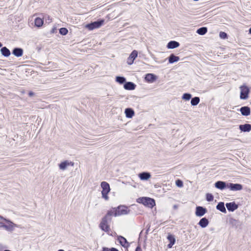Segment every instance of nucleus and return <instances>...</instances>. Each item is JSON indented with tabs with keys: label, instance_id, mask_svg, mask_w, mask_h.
I'll return each mask as SVG.
<instances>
[{
	"label": "nucleus",
	"instance_id": "4",
	"mask_svg": "<svg viewBox=\"0 0 251 251\" xmlns=\"http://www.w3.org/2000/svg\"><path fill=\"white\" fill-rule=\"evenodd\" d=\"M240 99L243 100H246L249 97V94L250 93V89L246 85H242L240 87Z\"/></svg>",
	"mask_w": 251,
	"mask_h": 251
},
{
	"label": "nucleus",
	"instance_id": "45",
	"mask_svg": "<svg viewBox=\"0 0 251 251\" xmlns=\"http://www.w3.org/2000/svg\"><path fill=\"white\" fill-rule=\"evenodd\" d=\"M191 98V95L189 94V99Z\"/></svg>",
	"mask_w": 251,
	"mask_h": 251
},
{
	"label": "nucleus",
	"instance_id": "26",
	"mask_svg": "<svg viewBox=\"0 0 251 251\" xmlns=\"http://www.w3.org/2000/svg\"><path fill=\"white\" fill-rule=\"evenodd\" d=\"M216 208L217 209L221 211L222 212H223L224 213H226V209L225 207L224 203L223 202H219Z\"/></svg>",
	"mask_w": 251,
	"mask_h": 251
},
{
	"label": "nucleus",
	"instance_id": "1",
	"mask_svg": "<svg viewBox=\"0 0 251 251\" xmlns=\"http://www.w3.org/2000/svg\"><path fill=\"white\" fill-rule=\"evenodd\" d=\"M0 227H3L6 230L12 231L14 230L15 227H18L19 226L11 221L4 218L0 215Z\"/></svg>",
	"mask_w": 251,
	"mask_h": 251
},
{
	"label": "nucleus",
	"instance_id": "5",
	"mask_svg": "<svg viewBox=\"0 0 251 251\" xmlns=\"http://www.w3.org/2000/svg\"><path fill=\"white\" fill-rule=\"evenodd\" d=\"M104 20H100V21H96L93 22L91 24H87L85 25V27L90 30H93L95 28H99L103 24Z\"/></svg>",
	"mask_w": 251,
	"mask_h": 251
},
{
	"label": "nucleus",
	"instance_id": "12",
	"mask_svg": "<svg viewBox=\"0 0 251 251\" xmlns=\"http://www.w3.org/2000/svg\"><path fill=\"white\" fill-rule=\"evenodd\" d=\"M138 177L141 180H148L151 177V175L148 172H143L138 174Z\"/></svg>",
	"mask_w": 251,
	"mask_h": 251
},
{
	"label": "nucleus",
	"instance_id": "3",
	"mask_svg": "<svg viewBox=\"0 0 251 251\" xmlns=\"http://www.w3.org/2000/svg\"><path fill=\"white\" fill-rule=\"evenodd\" d=\"M100 186L102 188V197L106 201L108 200L109 197L108 194L110 191L109 184L105 181H102L101 182Z\"/></svg>",
	"mask_w": 251,
	"mask_h": 251
},
{
	"label": "nucleus",
	"instance_id": "19",
	"mask_svg": "<svg viewBox=\"0 0 251 251\" xmlns=\"http://www.w3.org/2000/svg\"><path fill=\"white\" fill-rule=\"evenodd\" d=\"M124 87L126 90H133L135 89L136 85L131 82H128L124 84Z\"/></svg>",
	"mask_w": 251,
	"mask_h": 251
},
{
	"label": "nucleus",
	"instance_id": "44",
	"mask_svg": "<svg viewBox=\"0 0 251 251\" xmlns=\"http://www.w3.org/2000/svg\"><path fill=\"white\" fill-rule=\"evenodd\" d=\"M2 46V44L0 42V48Z\"/></svg>",
	"mask_w": 251,
	"mask_h": 251
},
{
	"label": "nucleus",
	"instance_id": "22",
	"mask_svg": "<svg viewBox=\"0 0 251 251\" xmlns=\"http://www.w3.org/2000/svg\"><path fill=\"white\" fill-rule=\"evenodd\" d=\"M12 53L17 57H20L23 55V50L21 48H15L13 50Z\"/></svg>",
	"mask_w": 251,
	"mask_h": 251
},
{
	"label": "nucleus",
	"instance_id": "14",
	"mask_svg": "<svg viewBox=\"0 0 251 251\" xmlns=\"http://www.w3.org/2000/svg\"><path fill=\"white\" fill-rule=\"evenodd\" d=\"M206 212V209L201 206H198L196 208V215L197 216L201 217Z\"/></svg>",
	"mask_w": 251,
	"mask_h": 251
},
{
	"label": "nucleus",
	"instance_id": "15",
	"mask_svg": "<svg viewBox=\"0 0 251 251\" xmlns=\"http://www.w3.org/2000/svg\"><path fill=\"white\" fill-rule=\"evenodd\" d=\"M179 46V43L175 41H171L169 42L167 45V48L168 49H173L176 48Z\"/></svg>",
	"mask_w": 251,
	"mask_h": 251
},
{
	"label": "nucleus",
	"instance_id": "29",
	"mask_svg": "<svg viewBox=\"0 0 251 251\" xmlns=\"http://www.w3.org/2000/svg\"><path fill=\"white\" fill-rule=\"evenodd\" d=\"M207 32V28L206 27H202L197 30V33L200 35H204Z\"/></svg>",
	"mask_w": 251,
	"mask_h": 251
},
{
	"label": "nucleus",
	"instance_id": "10",
	"mask_svg": "<svg viewBox=\"0 0 251 251\" xmlns=\"http://www.w3.org/2000/svg\"><path fill=\"white\" fill-rule=\"evenodd\" d=\"M74 163L71 161H69L68 160H66L63 162H61L59 165V168L61 170H66L67 167L69 166H73Z\"/></svg>",
	"mask_w": 251,
	"mask_h": 251
},
{
	"label": "nucleus",
	"instance_id": "2",
	"mask_svg": "<svg viewBox=\"0 0 251 251\" xmlns=\"http://www.w3.org/2000/svg\"><path fill=\"white\" fill-rule=\"evenodd\" d=\"M137 202L150 208H152L155 204L153 199L148 197L139 198L137 200Z\"/></svg>",
	"mask_w": 251,
	"mask_h": 251
},
{
	"label": "nucleus",
	"instance_id": "25",
	"mask_svg": "<svg viewBox=\"0 0 251 251\" xmlns=\"http://www.w3.org/2000/svg\"><path fill=\"white\" fill-rule=\"evenodd\" d=\"M0 52L1 54L5 57H8L10 55V50L5 47L1 48Z\"/></svg>",
	"mask_w": 251,
	"mask_h": 251
},
{
	"label": "nucleus",
	"instance_id": "23",
	"mask_svg": "<svg viewBox=\"0 0 251 251\" xmlns=\"http://www.w3.org/2000/svg\"><path fill=\"white\" fill-rule=\"evenodd\" d=\"M167 239L170 242V243L168 245V247L169 248H171L175 244L176 240L174 237L171 234L168 235Z\"/></svg>",
	"mask_w": 251,
	"mask_h": 251
},
{
	"label": "nucleus",
	"instance_id": "39",
	"mask_svg": "<svg viewBox=\"0 0 251 251\" xmlns=\"http://www.w3.org/2000/svg\"><path fill=\"white\" fill-rule=\"evenodd\" d=\"M102 251H110V249H108V248L103 247L102 248Z\"/></svg>",
	"mask_w": 251,
	"mask_h": 251
},
{
	"label": "nucleus",
	"instance_id": "28",
	"mask_svg": "<svg viewBox=\"0 0 251 251\" xmlns=\"http://www.w3.org/2000/svg\"><path fill=\"white\" fill-rule=\"evenodd\" d=\"M179 60L178 56H176L173 54H171L169 57V62L170 63H173L177 62Z\"/></svg>",
	"mask_w": 251,
	"mask_h": 251
},
{
	"label": "nucleus",
	"instance_id": "37",
	"mask_svg": "<svg viewBox=\"0 0 251 251\" xmlns=\"http://www.w3.org/2000/svg\"><path fill=\"white\" fill-rule=\"evenodd\" d=\"M238 221L233 218H231L229 220V223L232 226L236 225L237 224H238Z\"/></svg>",
	"mask_w": 251,
	"mask_h": 251
},
{
	"label": "nucleus",
	"instance_id": "36",
	"mask_svg": "<svg viewBox=\"0 0 251 251\" xmlns=\"http://www.w3.org/2000/svg\"><path fill=\"white\" fill-rule=\"evenodd\" d=\"M176 185L178 187H182L183 186V182L181 180L177 179L176 181Z\"/></svg>",
	"mask_w": 251,
	"mask_h": 251
},
{
	"label": "nucleus",
	"instance_id": "11",
	"mask_svg": "<svg viewBox=\"0 0 251 251\" xmlns=\"http://www.w3.org/2000/svg\"><path fill=\"white\" fill-rule=\"evenodd\" d=\"M157 79V76L153 74H148L146 75L145 79L149 83H152Z\"/></svg>",
	"mask_w": 251,
	"mask_h": 251
},
{
	"label": "nucleus",
	"instance_id": "7",
	"mask_svg": "<svg viewBox=\"0 0 251 251\" xmlns=\"http://www.w3.org/2000/svg\"><path fill=\"white\" fill-rule=\"evenodd\" d=\"M117 212H116V216H120L122 215H126L129 213V210L128 208L124 206H119L116 209Z\"/></svg>",
	"mask_w": 251,
	"mask_h": 251
},
{
	"label": "nucleus",
	"instance_id": "43",
	"mask_svg": "<svg viewBox=\"0 0 251 251\" xmlns=\"http://www.w3.org/2000/svg\"><path fill=\"white\" fill-rule=\"evenodd\" d=\"M249 33L251 34V27L249 29Z\"/></svg>",
	"mask_w": 251,
	"mask_h": 251
},
{
	"label": "nucleus",
	"instance_id": "9",
	"mask_svg": "<svg viewBox=\"0 0 251 251\" xmlns=\"http://www.w3.org/2000/svg\"><path fill=\"white\" fill-rule=\"evenodd\" d=\"M138 52L136 50H134L129 55L127 59V63L128 65H131L133 63L134 59L137 57Z\"/></svg>",
	"mask_w": 251,
	"mask_h": 251
},
{
	"label": "nucleus",
	"instance_id": "40",
	"mask_svg": "<svg viewBox=\"0 0 251 251\" xmlns=\"http://www.w3.org/2000/svg\"><path fill=\"white\" fill-rule=\"evenodd\" d=\"M28 95L29 97H32L34 95V93L32 92H30L28 93Z\"/></svg>",
	"mask_w": 251,
	"mask_h": 251
},
{
	"label": "nucleus",
	"instance_id": "18",
	"mask_svg": "<svg viewBox=\"0 0 251 251\" xmlns=\"http://www.w3.org/2000/svg\"><path fill=\"white\" fill-rule=\"evenodd\" d=\"M209 224V221L206 218H203L200 220L199 222V225L202 228L206 227Z\"/></svg>",
	"mask_w": 251,
	"mask_h": 251
},
{
	"label": "nucleus",
	"instance_id": "38",
	"mask_svg": "<svg viewBox=\"0 0 251 251\" xmlns=\"http://www.w3.org/2000/svg\"><path fill=\"white\" fill-rule=\"evenodd\" d=\"M182 99L185 100H188V93H185L183 95Z\"/></svg>",
	"mask_w": 251,
	"mask_h": 251
},
{
	"label": "nucleus",
	"instance_id": "33",
	"mask_svg": "<svg viewBox=\"0 0 251 251\" xmlns=\"http://www.w3.org/2000/svg\"><path fill=\"white\" fill-rule=\"evenodd\" d=\"M68 32L67 29L64 27L61 28L59 30V33L63 35H66Z\"/></svg>",
	"mask_w": 251,
	"mask_h": 251
},
{
	"label": "nucleus",
	"instance_id": "6",
	"mask_svg": "<svg viewBox=\"0 0 251 251\" xmlns=\"http://www.w3.org/2000/svg\"><path fill=\"white\" fill-rule=\"evenodd\" d=\"M107 216H105L101 220V221L100 224V227L101 229V230L105 231L108 232L110 229L109 226L107 224Z\"/></svg>",
	"mask_w": 251,
	"mask_h": 251
},
{
	"label": "nucleus",
	"instance_id": "17",
	"mask_svg": "<svg viewBox=\"0 0 251 251\" xmlns=\"http://www.w3.org/2000/svg\"><path fill=\"white\" fill-rule=\"evenodd\" d=\"M240 129L244 132H249L251 130V125L250 124L241 125L239 126Z\"/></svg>",
	"mask_w": 251,
	"mask_h": 251
},
{
	"label": "nucleus",
	"instance_id": "46",
	"mask_svg": "<svg viewBox=\"0 0 251 251\" xmlns=\"http://www.w3.org/2000/svg\"><path fill=\"white\" fill-rule=\"evenodd\" d=\"M58 251H64V250H58Z\"/></svg>",
	"mask_w": 251,
	"mask_h": 251
},
{
	"label": "nucleus",
	"instance_id": "42",
	"mask_svg": "<svg viewBox=\"0 0 251 251\" xmlns=\"http://www.w3.org/2000/svg\"><path fill=\"white\" fill-rule=\"evenodd\" d=\"M110 251H119L117 249H116V248H112L110 249Z\"/></svg>",
	"mask_w": 251,
	"mask_h": 251
},
{
	"label": "nucleus",
	"instance_id": "24",
	"mask_svg": "<svg viewBox=\"0 0 251 251\" xmlns=\"http://www.w3.org/2000/svg\"><path fill=\"white\" fill-rule=\"evenodd\" d=\"M125 114L127 118H131L134 115V112L131 108H126L125 110Z\"/></svg>",
	"mask_w": 251,
	"mask_h": 251
},
{
	"label": "nucleus",
	"instance_id": "21",
	"mask_svg": "<svg viewBox=\"0 0 251 251\" xmlns=\"http://www.w3.org/2000/svg\"><path fill=\"white\" fill-rule=\"evenodd\" d=\"M44 23V21L42 18L40 17H36L34 20L35 26L38 27H41Z\"/></svg>",
	"mask_w": 251,
	"mask_h": 251
},
{
	"label": "nucleus",
	"instance_id": "13",
	"mask_svg": "<svg viewBox=\"0 0 251 251\" xmlns=\"http://www.w3.org/2000/svg\"><path fill=\"white\" fill-rule=\"evenodd\" d=\"M226 205L228 210L232 212L237 209L238 207V205L235 202L227 203Z\"/></svg>",
	"mask_w": 251,
	"mask_h": 251
},
{
	"label": "nucleus",
	"instance_id": "8",
	"mask_svg": "<svg viewBox=\"0 0 251 251\" xmlns=\"http://www.w3.org/2000/svg\"><path fill=\"white\" fill-rule=\"evenodd\" d=\"M227 187L232 191H239L243 189V186L240 184L227 183Z\"/></svg>",
	"mask_w": 251,
	"mask_h": 251
},
{
	"label": "nucleus",
	"instance_id": "20",
	"mask_svg": "<svg viewBox=\"0 0 251 251\" xmlns=\"http://www.w3.org/2000/svg\"><path fill=\"white\" fill-rule=\"evenodd\" d=\"M240 111L242 114L244 116H249L251 113L250 108L248 106L241 107Z\"/></svg>",
	"mask_w": 251,
	"mask_h": 251
},
{
	"label": "nucleus",
	"instance_id": "35",
	"mask_svg": "<svg viewBox=\"0 0 251 251\" xmlns=\"http://www.w3.org/2000/svg\"><path fill=\"white\" fill-rule=\"evenodd\" d=\"M214 197L211 194L208 193L206 194V200L208 201H211L213 200Z\"/></svg>",
	"mask_w": 251,
	"mask_h": 251
},
{
	"label": "nucleus",
	"instance_id": "31",
	"mask_svg": "<svg viewBox=\"0 0 251 251\" xmlns=\"http://www.w3.org/2000/svg\"><path fill=\"white\" fill-rule=\"evenodd\" d=\"M116 212H117L116 209L113 208L112 209H111L110 210L108 211L106 215L107 216V219H108V216H111L112 215H114L115 216H116Z\"/></svg>",
	"mask_w": 251,
	"mask_h": 251
},
{
	"label": "nucleus",
	"instance_id": "32",
	"mask_svg": "<svg viewBox=\"0 0 251 251\" xmlns=\"http://www.w3.org/2000/svg\"><path fill=\"white\" fill-rule=\"evenodd\" d=\"M116 80L117 82H119L120 84H123L126 81V79L124 77L121 76H117L116 78Z\"/></svg>",
	"mask_w": 251,
	"mask_h": 251
},
{
	"label": "nucleus",
	"instance_id": "41",
	"mask_svg": "<svg viewBox=\"0 0 251 251\" xmlns=\"http://www.w3.org/2000/svg\"><path fill=\"white\" fill-rule=\"evenodd\" d=\"M135 251H142V250H141V248L139 246H138L136 248Z\"/></svg>",
	"mask_w": 251,
	"mask_h": 251
},
{
	"label": "nucleus",
	"instance_id": "16",
	"mask_svg": "<svg viewBox=\"0 0 251 251\" xmlns=\"http://www.w3.org/2000/svg\"><path fill=\"white\" fill-rule=\"evenodd\" d=\"M215 186L218 189L223 190L227 187V184L224 181H218L215 183Z\"/></svg>",
	"mask_w": 251,
	"mask_h": 251
},
{
	"label": "nucleus",
	"instance_id": "30",
	"mask_svg": "<svg viewBox=\"0 0 251 251\" xmlns=\"http://www.w3.org/2000/svg\"><path fill=\"white\" fill-rule=\"evenodd\" d=\"M200 100L199 97H196L192 98L191 100V104L192 105H197L200 102Z\"/></svg>",
	"mask_w": 251,
	"mask_h": 251
},
{
	"label": "nucleus",
	"instance_id": "27",
	"mask_svg": "<svg viewBox=\"0 0 251 251\" xmlns=\"http://www.w3.org/2000/svg\"><path fill=\"white\" fill-rule=\"evenodd\" d=\"M118 240L120 243V244L123 246V247H127L128 246V243L127 242V241L126 238L122 236H120L118 237Z\"/></svg>",
	"mask_w": 251,
	"mask_h": 251
},
{
	"label": "nucleus",
	"instance_id": "34",
	"mask_svg": "<svg viewBox=\"0 0 251 251\" xmlns=\"http://www.w3.org/2000/svg\"><path fill=\"white\" fill-rule=\"evenodd\" d=\"M219 36L221 39H225L227 38V34L223 31H221L219 34Z\"/></svg>",
	"mask_w": 251,
	"mask_h": 251
}]
</instances>
